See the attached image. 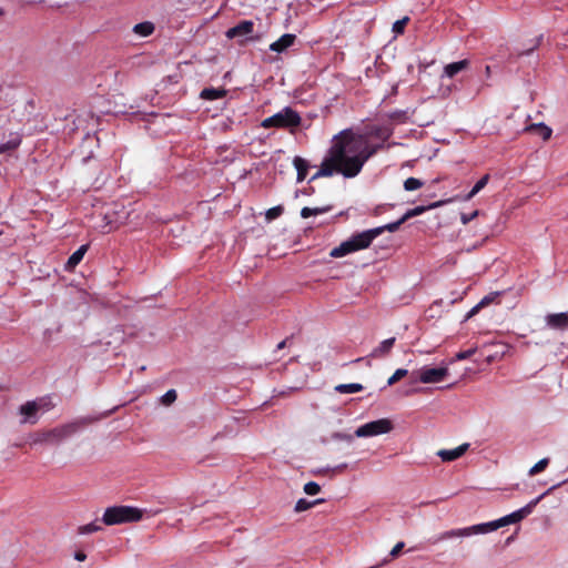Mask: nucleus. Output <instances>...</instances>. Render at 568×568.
Here are the masks:
<instances>
[{
    "label": "nucleus",
    "mask_w": 568,
    "mask_h": 568,
    "mask_svg": "<svg viewBox=\"0 0 568 568\" xmlns=\"http://www.w3.org/2000/svg\"><path fill=\"white\" fill-rule=\"evenodd\" d=\"M393 134L388 125H367L364 133L345 129L334 135L318 171L310 181L341 174L346 179L357 176L364 164L383 148Z\"/></svg>",
    "instance_id": "f257e3e1"
},
{
    "label": "nucleus",
    "mask_w": 568,
    "mask_h": 568,
    "mask_svg": "<svg viewBox=\"0 0 568 568\" xmlns=\"http://www.w3.org/2000/svg\"><path fill=\"white\" fill-rule=\"evenodd\" d=\"M546 494L540 495L539 497L535 498L530 503H528L523 508L511 513L510 515H507L500 519L485 523V524H478L466 528H458V529H452L442 532L437 538L436 542L456 538V537H469L475 534H486L489 531L497 530L500 527L507 526L509 524H516L524 518H526L528 515H530L534 510V508L537 506V504L544 498Z\"/></svg>",
    "instance_id": "f03ea898"
},
{
    "label": "nucleus",
    "mask_w": 568,
    "mask_h": 568,
    "mask_svg": "<svg viewBox=\"0 0 568 568\" xmlns=\"http://www.w3.org/2000/svg\"><path fill=\"white\" fill-rule=\"evenodd\" d=\"M440 205L442 202H436L428 206L422 205L410 209L396 222L353 234L347 241L341 243L336 248H367L373 242V240L381 235L384 231L395 232L399 229L402 224H404L409 219L420 215L427 210L438 207Z\"/></svg>",
    "instance_id": "7ed1b4c3"
},
{
    "label": "nucleus",
    "mask_w": 568,
    "mask_h": 568,
    "mask_svg": "<svg viewBox=\"0 0 568 568\" xmlns=\"http://www.w3.org/2000/svg\"><path fill=\"white\" fill-rule=\"evenodd\" d=\"M128 217L129 211L124 204L112 202L103 204L99 210L94 211L91 216V223L93 229L102 234H106L124 224Z\"/></svg>",
    "instance_id": "20e7f679"
},
{
    "label": "nucleus",
    "mask_w": 568,
    "mask_h": 568,
    "mask_svg": "<svg viewBox=\"0 0 568 568\" xmlns=\"http://www.w3.org/2000/svg\"><path fill=\"white\" fill-rule=\"evenodd\" d=\"M87 425L85 419L71 422L68 424H63L57 427H53L51 429H44L36 432L32 435V444H51V445H58L62 440L71 437L74 435L81 427Z\"/></svg>",
    "instance_id": "39448f33"
},
{
    "label": "nucleus",
    "mask_w": 568,
    "mask_h": 568,
    "mask_svg": "<svg viewBox=\"0 0 568 568\" xmlns=\"http://www.w3.org/2000/svg\"><path fill=\"white\" fill-rule=\"evenodd\" d=\"M301 123L302 118L298 112L293 110L291 106H285L280 112L264 119L261 122V126L264 129H284L288 130L291 133H294Z\"/></svg>",
    "instance_id": "423d86ee"
},
{
    "label": "nucleus",
    "mask_w": 568,
    "mask_h": 568,
    "mask_svg": "<svg viewBox=\"0 0 568 568\" xmlns=\"http://www.w3.org/2000/svg\"><path fill=\"white\" fill-rule=\"evenodd\" d=\"M142 511L131 506H113L105 509L102 521L106 526L135 523L142 519Z\"/></svg>",
    "instance_id": "0eeeda50"
},
{
    "label": "nucleus",
    "mask_w": 568,
    "mask_h": 568,
    "mask_svg": "<svg viewBox=\"0 0 568 568\" xmlns=\"http://www.w3.org/2000/svg\"><path fill=\"white\" fill-rule=\"evenodd\" d=\"M448 376L446 367L424 366L417 372H413L410 377L413 382L419 381L424 384H436L443 382Z\"/></svg>",
    "instance_id": "6e6552de"
},
{
    "label": "nucleus",
    "mask_w": 568,
    "mask_h": 568,
    "mask_svg": "<svg viewBox=\"0 0 568 568\" xmlns=\"http://www.w3.org/2000/svg\"><path fill=\"white\" fill-rule=\"evenodd\" d=\"M393 429V423L387 418H381L366 423L355 432L357 437H371L389 433Z\"/></svg>",
    "instance_id": "1a4fd4ad"
},
{
    "label": "nucleus",
    "mask_w": 568,
    "mask_h": 568,
    "mask_svg": "<svg viewBox=\"0 0 568 568\" xmlns=\"http://www.w3.org/2000/svg\"><path fill=\"white\" fill-rule=\"evenodd\" d=\"M546 326L554 331H568V312L550 313L545 316Z\"/></svg>",
    "instance_id": "9d476101"
},
{
    "label": "nucleus",
    "mask_w": 568,
    "mask_h": 568,
    "mask_svg": "<svg viewBox=\"0 0 568 568\" xmlns=\"http://www.w3.org/2000/svg\"><path fill=\"white\" fill-rule=\"evenodd\" d=\"M39 407L40 404L33 400H29L26 404L21 405L19 408V413L23 416L21 423L36 424L38 422Z\"/></svg>",
    "instance_id": "9b49d317"
},
{
    "label": "nucleus",
    "mask_w": 568,
    "mask_h": 568,
    "mask_svg": "<svg viewBox=\"0 0 568 568\" xmlns=\"http://www.w3.org/2000/svg\"><path fill=\"white\" fill-rule=\"evenodd\" d=\"M254 30V23L250 20H243L233 28H230L226 31V37L229 39H234L237 37H243L252 33Z\"/></svg>",
    "instance_id": "f8f14e48"
},
{
    "label": "nucleus",
    "mask_w": 568,
    "mask_h": 568,
    "mask_svg": "<svg viewBox=\"0 0 568 568\" xmlns=\"http://www.w3.org/2000/svg\"><path fill=\"white\" fill-rule=\"evenodd\" d=\"M468 448L469 444H463L454 449H440L437 456H439L443 462H453L462 457Z\"/></svg>",
    "instance_id": "ddd939ff"
},
{
    "label": "nucleus",
    "mask_w": 568,
    "mask_h": 568,
    "mask_svg": "<svg viewBox=\"0 0 568 568\" xmlns=\"http://www.w3.org/2000/svg\"><path fill=\"white\" fill-rule=\"evenodd\" d=\"M296 40V36L292 33H285L280 39L271 43L270 50L275 52H284L286 49L292 47Z\"/></svg>",
    "instance_id": "4468645a"
},
{
    "label": "nucleus",
    "mask_w": 568,
    "mask_h": 568,
    "mask_svg": "<svg viewBox=\"0 0 568 568\" xmlns=\"http://www.w3.org/2000/svg\"><path fill=\"white\" fill-rule=\"evenodd\" d=\"M470 65V61L468 59H464L457 62L448 63L444 67V75L453 79L459 72L468 69Z\"/></svg>",
    "instance_id": "2eb2a0df"
},
{
    "label": "nucleus",
    "mask_w": 568,
    "mask_h": 568,
    "mask_svg": "<svg viewBox=\"0 0 568 568\" xmlns=\"http://www.w3.org/2000/svg\"><path fill=\"white\" fill-rule=\"evenodd\" d=\"M500 296V292H493L484 296L478 304H476L466 315V318H470L476 315L481 308L488 306L491 303L497 302Z\"/></svg>",
    "instance_id": "dca6fc26"
},
{
    "label": "nucleus",
    "mask_w": 568,
    "mask_h": 568,
    "mask_svg": "<svg viewBox=\"0 0 568 568\" xmlns=\"http://www.w3.org/2000/svg\"><path fill=\"white\" fill-rule=\"evenodd\" d=\"M395 341H396L395 337H390V338L383 341L377 347H375L372 351L369 356L373 358H383V357L387 356L390 353V351L395 344Z\"/></svg>",
    "instance_id": "f3484780"
},
{
    "label": "nucleus",
    "mask_w": 568,
    "mask_h": 568,
    "mask_svg": "<svg viewBox=\"0 0 568 568\" xmlns=\"http://www.w3.org/2000/svg\"><path fill=\"white\" fill-rule=\"evenodd\" d=\"M293 164L297 171L296 181L297 183H301L306 179L310 164L305 159L301 156H295L293 160Z\"/></svg>",
    "instance_id": "a211bd4d"
},
{
    "label": "nucleus",
    "mask_w": 568,
    "mask_h": 568,
    "mask_svg": "<svg viewBox=\"0 0 568 568\" xmlns=\"http://www.w3.org/2000/svg\"><path fill=\"white\" fill-rule=\"evenodd\" d=\"M226 95L225 89L206 88L203 89L200 97L204 100H217Z\"/></svg>",
    "instance_id": "6ab92c4d"
},
{
    "label": "nucleus",
    "mask_w": 568,
    "mask_h": 568,
    "mask_svg": "<svg viewBox=\"0 0 568 568\" xmlns=\"http://www.w3.org/2000/svg\"><path fill=\"white\" fill-rule=\"evenodd\" d=\"M526 130L538 134L544 141L550 139L552 133V130L544 123L531 124Z\"/></svg>",
    "instance_id": "aec40b11"
},
{
    "label": "nucleus",
    "mask_w": 568,
    "mask_h": 568,
    "mask_svg": "<svg viewBox=\"0 0 568 568\" xmlns=\"http://www.w3.org/2000/svg\"><path fill=\"white\" fill-rule=\"evenodd\" d=\"M21 144V136L19 134H11L10 139L0 144V154L16 150Z\"/></svg>",
    "instance_id": "412c9836"
},
{
    "label": "nucleus",
    "mask_w": 568,
    "mask_h": 568,
    "mask_svg": "<svg viewBox=\"0 0 568 568\" xmlns=\"http://www.w3.org/2000/svg\"><path fill=\"white\" fill-rule=\"evenodd\" d=\"M332 206L327 205V206H318V207H308V206H305L301 210V216L303 219H308L313 215H320V214H324L328 211H331Z\"/></svg>",
    "instance_id": "4be33fe9"
},
{
    "label": "nucleus",
    "mask_w": 568,
    "mask_h": 568,
    "mask_svg": "<svg viewBox=\"0 0 568 568\" xmlns=\"http://www.w3.org/2000/svg\"><path fill=\"white\" fill-rule=\"evenodd\" d=\"M363 385L358 383L351 384H338L335 386V390L341 394H353L363 390Z\"/></svg>",
    "instance_id": "5701e85b"
},
{
    "label": "nucleus",
    "mask_w": 568,
    "mask_h": 568,
    "mask_svg": "<svg viewBox=\"0 0 568 568\" xmlns=\"http://www.w3.org/2000/svg\"><path fill=\"white\" fill-rule=\"evenodd\" d=\"M85 252L87 251H74L73 254L67 261L64 270L68 272H72L74 267L83 260Z\"/></svg>",
    "instance_id": "b1692460"
},
{
    "label": "nucleus",
    "mask_w": 568,
    "mask_h": 568,
    "mask_svg": "<svg viewBox=\"0 0 568 568\" xmlns=\"http://www.w3.org/2000/svg\"><path fill=\"white\" fill-rule=\"evenodd\" d=\"M133 31L141 37H148L153 33L154 24L149 21L141 22L134 26Z\"/></svg>",
    "instance_id": "393cba45"
},
{
    "label": "nucleus",
    "mask_w": 568,
    "mask_h": 568,
    "mask_svg": "<svg viewBox=\"0 0 568 568\" xmlns=\"http://www.w3.org/2000/svg\"><path fill=\"white\" fill-rule=\"evenodd\" d=\"M488 181H489L488 174H485L483 178H480L476 182L474 187L470 190V192L465 196V200L466 201L471 200L479 191H481L487 185Z\"/></svg>",
    "instance_id": "a878e982"
},
{
    "label": "nucleus",
    "mask_w": 568,
    "mask_h": 568,
    "mask_svg": "<svg viewBox=\"0 0 568 568\" xmlns=\"http://www.w3.org/2000/svg\"><path fill=\"white\" fill-rule=\"evenodd\" d=\"M283 212H284L283 205H276L274 207H271L265 212V220L267 222H272L273 220H276L277 217H280L283 214Z\"/></svg>",
    "instance_id": "bb28decb"
},
{
    "label": "nucleus",
    "mask_w": 568,
    "mask_h": 568,
    "mask_svg": "<svg viewBox=\"0 0 568 568\" xmlns=\"http://www.w3.org/2000/svg\"><path fill=\"white\" fill-rule=\"evenodd\" d=\"M101 529H102V527L97 521H93V523L80 526L78 528V534L88 535V534L97 532Z\"/></svg>",
    "instance_id": "cd10ccee"
},
{
    "label": "nucleus",
    "mask_w": 568,
    "mask_h": 568,
    "mask_svg": "<svg viewBox=\"0 0 568 568\" xmlns=\"http://www.w3.org/2000/svg\"><path fill=\"white\" fill-rule=\"evenodd\" d=\"M549 464V458H542L538 463H536L528 471L529 476H535L541 471H544Z\"/></svg>",
    "instance_id": "c85d7f7f"
},
{
    "label": "nucleus",
    "mask_w": 568,
    "mask_h": 568,
    "mask_svg": "<svg viewBox=\"0 0 568 568\" xmlns=\"http://www.w3.org/2000/svg\"><path fill=\"white\" fill-rule=\"evenodd\" d=\"M424 185L423 181L416 178H408L404 182V189L406 191H415L420 189Z\"/></svg>",
    "instance_id": "c756f323"
},
{
    "label": "nucleus",
    "mask_w": 568,
    "mask_h": 568,
    "mask_svg": "<svg viewBox=\"0 0 568 568\" xmlns=\"http://www.w3.org/2000/svg\"><path fill=\"white\" fill-rule=\"evenodd\" d=\"M408 375V371L404 368H398L394 372V374L388 378L387 385L392 386L399 382L402 378Z\"/></svg>",
    "instance_id": "7c9ffc66"
},
{
    "label": "nucleus",
    "mask_w": 568,
    "mask_h": 568,
    "mask_svg": "<svg viewBox=\"0 0 568 568\" xmlns=\"http://www.w3.org/2000/svg\"><path fill=\"white\" fill-rule=\"evenodd\" d=\"M323 500H316L314 503H311L304 498H301L297 500V503L295 504V511L297 513H301V511H304V510H307L308 508H311L313 505L315 504H318V503H322Z\"/></svg>",
    "instance_id": "2f4dec72"
},
{
    "label": "nucleus",
    "mask_w": 568,
    "mask_h": 568,
    "mask_svg": "<svg viewBox=\"0 0 568 568\" xmlns=\"http://www.w3.org/2000/svg\"><path fill=\"white\" fill-rule=\"evenodd\" d=\"M304 491L307 495H317L321 491V486L315 481H308L304 485Z\"/></svg>",
    "instance_id": "473e14b6"
},
{
    "label": "nucleus",
    "mask_w": 568,
    "mask_h": 568,
    "mask_svg": "<svg viewBox=\"0 0 568 568\" xmlns=\"http://www.w3.org/2000/svg\"><path fill=\"white\" fill-rule=\"evenodd\" d=\"M409 21V18L408 17H404L403 19L400 20H397L394 24H393V31L395 33H403L404 32V29L406 27V24L408 23Z\"/></svg>",
    "instance_id": "72a5a7b5"
},
{
    "label": "nucleus",
    "mask_w": 568,
    "mask_h": 568,
    "mask_svg": "<svg viewBox=\"0 0 568 568\" xmlns=\"http://www.w3.org/2000/svg\"><path fill=\"white\" fill-rule=\"evenodd\" d=\"M178 395H176V392L174 389H170L168 390L163 396H162V404L169 406L171 405L172 403L175 402Z\"/></svg>",
    "instance_id": "f704fd0d"
},
{
    "label": "nucleus",
    "mask_w": 568,
    "mask_h": 568,
    "mask_svg": "<svg viewBox=\"0 0 568 568\" xmlns=\"http://www.w3.org/2000/svg\"><path fill=\"white\" fill-rule=\"evenodd\" d=\"M476 352V348H470V349H467V351H463V352H458L456 355H455V358L457 361H464L466 358H469L471 355H474Z\"/></svg>",
    "instance_id": "c9c22d12"
},
{
    "label": "nucleus",
    "mask_w": 568,
    "mask_h": 568,
    "mask_svg": "<svg viewBox=\"0 0 568 568\" xmlns=\"http://www.w3.org/2000/svg\"><path fill=\"white\" fill-rule=\"evenodd\" d=\"M34 402L40 404L39 412L40 410L47 412V410H49L52 407L51 402L48 398H44V397L38 398Z\"/></svg>",
    "instance_id": "e433bc0d"
},
{
    "label": "nucleus",
    "mask_w": 568,
    "mask_h": 568,
    "mask_svg": "<svg viewBox=\"0 0 568 568\" xmlns=\"http://www.w3.org/2000/svg\"><path fill=\"white\" fill-rule=\"evenodd\" d=\"M404 546H405V544L403 541L397 542L390 550V554H389L390 557H393V558L397 557L400 554V551L403 550Z\"/></svg>",
    "instance_id": "4c0bfd02"
},
{
    "label": "nucleus",
    "mask_w": 568,
    "mask_h": 568,
    "mask_svg": "<svg viewBox=\"0 0 568 568\" xmlns=\"http://www.w3.org/2000/svg\"><path fill=\"white\" fill-rule=\"evenodd\" d=\"M478 215V211H474L470 215H467V214H462V222L464 224H467L469 223L473 219H475L476 216Z\"/></svg>",
    "instance_id": "58836bf2"
},
{
    "label": "nucleus",
    "mask_w": 568,
    "mask_h": 568,
    "mask_svg": "<svg viewBox=\"0 0 568 568\" xmlns=\"http://www.w3.org/2000/svg\"><path fill=\"white\" fill-rule=\"evenodd\" d=\"M333 438L341 439V440H348V442H351L353 439L352 435H345V434H341V433H335L333 435Z\"/></svg>",
    "instance_id": "ea45409f"
},
{
    "label": "nucleus",
    "mask_w": 568,
    "mask_h": 568,
    "mask_svg": "<svg viewBox=\"0 0 568 568\" xmlns=\"http://www.w3.org/2000/svg\"><path fill=\"white\" fill-rule=\"evenodd\" d=\"M352 251H331V256L332 257H343L345 256L347 253H351Z\"/></svg>",
    "instance_id": "a19ab883"
},
{
    "label": "nucleus",
    "mask_w": 568,
    "mask_h": 568,
    "mask_svg": "<svg viewBox=\"0 0 568 568\" xmlns=\"http://www.w3.org/2000/svg\"><path fill=\"white\" fill-rule=\"evenodd\" d=\"M74 559L78 561H84L87 559V555L82 550H79L74 554Z\"/></svg>",
    "instance_id": "79ce46f5"
},
{
    "label": "nucleus",
    "mask_w": 568,
    "mask_h": 568,
    "mask_svg": "<svg viewBox=\"0 0 568 568\" xmlns=\"http://www.w3.org/2000/svg\"><path fill=\"white\" fill-rule=\"evenodd\" d=\"M288 338L282 341L281 343L277 344V349H282L286 346V343H287Z\"/></svg>",
    "instance_id": "37998d69"
},
{
    "label": "nucleus",
    "mask_w": 568,
    "mask_h": 568,
    "mask_svg": "<svg viewBox=\"0 0 568 568\" xmlns=\"http://www.w3.org/2000/svg\"><path fill=\"white\" fill-rule=\"evenodd\" d=\"M346 467H347V465H346V464H342V465L337 466V467L335 468V470H336V471H338V473H341V471H343Z\"/></svg>",
    "instance_id": "c03bdc74"
},
{
    "label": "nucleus",
    "mask_w": 568,
    "mask_h": 568,
    "mask_svg": "<svg viewBox=\"0 0 568 568\" xmlns=\"http://www.w3.org/2000/svg\"><path fill=\"white\" fill-rule=\"evenodd\" d=\"M79 248H81V250L89 248V244H82Z\"/></svg>",
    "instance_id": "a18cd8bd"
},
{
    "label": "nucleus",
    "mask_w": 568,
    "mask_h": 568,
    "mask_svg": "<svg viewBox=\"0 0 568 568\" xmlns=\"http://www.w3.org/2000/svg\"><path fill=\"white\" fill-rule=\"evenodd\" d=\"M535 48H537V44H534V47H531V49H529L528 51L535 50Z\"/></svg>",
    "instance_id": "49530a36"
},
{
    "label": "nucleus",
    "mask_w": 568,
    "mask_h": 568,
    "mask_svg": "<svg viewBox=\"0 0 568 568\" xmlns=\"http://www.w3.org/2000/svg\"><path fill=\"white\" fill-rule=\"evenodd\" d=\"M535 48H537V44H534V47H531V49H529L528 51L535 50Z\"/></svg>",
    "instance_id": "de8ad7c7"
},
{
    "label": "nucleus",
    "mask_w": 568,
    "mask_h": 568,
    "mask_svg": "<svg viewBox=\"0 0 568 568\" xmlns=\"http://www.w3.org/2000/svg\"><path fill=\"white\" fill-rule=\"evenodd\" d=\"M254 267H257V264H254L253 266H248V268H254Z\"/></svg>",
    "instance_id": "09e8293b"
}]
</instances>
